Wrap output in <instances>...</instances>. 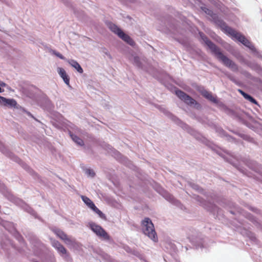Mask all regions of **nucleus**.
<instances>
[{
  "label": "nucleus",
  "instance_id": "16",
  "mask_svg": "<svg viewBox=\"0 0 262 262\" xmlns=\"http://www.w3.org/2000/svg\"><path fill=\"white\" fill-rule=\"evenodd\" d=\"M91 209L98 214L101 218H104V214L95 205V207H93Z\"/></svg>",
  "mask_w": 262,
  "mask_h": 262
},
{
  "label": "nucleus",
  "instance_id": "4",
  "mask_svg": "<svg viewBox=\"0 0 262 262\" xmlns=\"http://www.w3.org/2000/svg\"><path fill=\"white\" fill-rule=\"evenodd\" d=\"M111 30L118 35V36L131 46H134L135 43L134 41L127 34L124 33L120 28L115 25H112L110 27Z\"/></svg>",
  "mask_w": 262,
  "mask_h": 262
},
{
  "label": "nucleus",
  "instance_id": "11",
  "mask_svg": "<svg viewBox=\"0 0 262 262\" xmlns=\"http://www.w3.org/2000/svg\"><path fill=\"white\" fill-rule=\"evenodd\" d=\"M68 63L73 68L77 70V71L80 73H82L83 71L80 65L74 60H68Z\"/></svg>",
  "mask_w": 262,
  "mask_h": 262
},
{
  "label": "nucleus",
  "instance_id": "7",
  "mask_svg": "<svg viewBox=\"0 0 262 262\" xmlns=\"http://www.w3.org/2000/svg\"><path fill=\"white\" fill-rule=\"evenodd\" d=\"M0 103L5 106L10 107H15L16 104V101L13 99H7L0 96Z\"/></svg>",
  "mask_w": 262,
  "mask_h": 262
},
{
  "label": "nucleus",
  "instance_id": "17",
  "mask_svg": "<svg viewBox=\"0 0 262 262\" xmlns=\"http://www.w3.org/2000/svg\"><path fill=\"white\" fill-rule=\"evenodd\" d=\"M56 249L59 253L62 254H66L67 253V250L62 245Z\"/></svg>",
  "mask_w": 262,
  "mask_h": 262
},
{
  "label": "nucleus",
  "instance_id": "20",
  "mask_svg": "<svg viewBox=\"0 0 262 262\" xmlns=\"http://www.w3.org/2000/svg\"><path fill=\"white\" fill-rule=\"evenodd\" d=\"M53 54L61 59H64V57L59 52H57L55 51H53Z\"/></svg>",
  "mask_w": 262,
  "mask_h": 262
},
{
  "label": "nucleus",
  "instance_id": "10",
  "mask_svg": "<svg viewBox=\"0 0 262 262\" xmlns=\"http://www.w3.org/2000/svg\"><path fill=\"white\" fill-rule=\"evenodd\" d=\"M201 94L205 98L208 99L210 101H211L213 103H217L218 102V100H217L216 97H214L212 95L211 93H210L206 90H204V91H202Z\"/></svg>",
  "mask_w": 262,
  "mask_h": 262
},
{
  "label": "nucleus",
  "instance_id": "5",
  "mask_svg": "<svg viewBox=\"0 0 262 262\" xmlns=\"http://www.w3.org/2000/svg\"><path fill=\"white\" fill-rule=\"evenodd\" d=\"M89 226L91 229L98 236L105 240H110V236L99 225L94 223H90Z\"/></svg>",
  "mask_w": 262,
  "mask_h": 262
},
{
  "label": "nucleus",
  "instance_id": "18",
  "mask_svg": "<svg viewBox=\"0 0 262 262\" xmlns=\"http://www.w3.org/2000/svg\"><path fill=\"white\" fill-rule=\"evenodd\" d=\"M85 172L88 176H91L92 177H93L95 174L94 170L91 169H86Z\"/></svg>",
  "mask_w": 262,
  "mask_h": 262
},
{
  "label": "nucleus",
  "instance_id": "9",
  "mask_svg": "<svg viewBox=\"0 0 262 262\" xmlns=\"http://www.w3.org/2000/svg\"><path fill=\"white\" fill-rule=\"evenodd\" d=\"M57 72L60 75V76L62 78L65 83L70 86V77L67 75L66 71L62 68H58Z\"/></svg>",
  "mask_w": 262,
  "mask_h": 262
},
{
  "label": "nucleus",
  "instance_id": "22",
  "mask_svg": "<svg viewBox=\"0 0 262 262\" xmlns=\"http://www.w3.org/2000/svg\"><path fill=\"white\" fill-rule=\"evenodd\" d=\"M4 90H2L1 88L0 87V93L3 92Z\"/></svg>",
  "mask_w": 262,
  "mask_h": 262
},
{
  "label": "nucleus",
  "instance_id": "8",
  "mask_svg": "<svg viewBox=\"0 0 262 262\" xmlns=\"http://www.w3.org/2000/svg\"><path fill=\"white\" fill-rule=\"evenodd\" d=\"M54 232L57 236L63 240L66 244H71L73 242L72 239L68 237L67 234H66L62 231L57 229L54 231Z\"/></svg>",
  "mask_w": 262,
  "mask_h": 262
},
{
  "label": "nucleus",
  "instance_id": "12",
  "mask_svg": "<svg viewBox=\"0 0 262 262\" xmlns=\"http://www.w3.org/2000/svg\"><path fill=\"white\" fill-rule=\"evenodd\" d=\"M238 91L242 95V96L247 100L249 101L252 103H254L255 104H258L257 101L253 98L252 97H251L250 95L247 94V93H245L243 91L241 90H238Z\"/></svg>",
  "mask_w": 262,
  "mask_h": 262
},
{
  "label": "nucleus",
  "instance_id": "1",
  "mask_svg": "<svg viewBox=\"0 0 262 262\" xmlns=\"http://www.w3.org/2000/svg\"><path fill=\"white\" fill-rule=\"evenodd\" d=\"M200 37L205 42L206 45L211 50V52L214 54L216 58L226 67L230 68L233 71H238L237 66L231 60L225 56L220 49L212 41H211L202 32L199 33Z\"/></svg>",
  "mask_w": 262,
  "mask_h": 262
},
{
  "label": "nucleus",
  "instance_id": "21",
  "mask_svg": "<svg viewBox=\"0 0 262 262\" xmlns=\"http://www.w3.org/2000/svg\"><path fill=\"white\" fill-rule=\"evenodd\" d=\"M0 85L2 86H5L6 84L3 82L0 81Z\"/></svg>",
  "mask_w": 262,
  "mask_h": 262
},
{
  "label": "nucleus",
  "instance_id": "19",
  "mask_svg": "<svg viewBox=\"0 0 262 262\" xmlns=\"http://www.w3.org/2000/svg\"><path fill=\"white\" fill-rule=\"evenodd\" d=\"M52 245L55 248L57 249L58 247H60L61 244L57 241L53 240L52 241Z\"/></svg>",
  "mask_w": 262,
  "mask_h": 262
},
{
  "label": "nucleus",
  "instance_id": "6",
  "mask_svg": "<svg viewBox=\"0 0 262 262\" xmlns=\"http://www.w3.org/2000/svg\"><path fill=\"white\" fill-rule=\"evenodd\" d=\"M176 95L185 103L189 105H196L197 107H200V104L192 98L181 90L176 91Z\"/></svg>",
  "mask_w": 262,
  "mask_h": 262
},
{
  "label": "nucleus",
  "instance_id": "13",
  "mask_svg": "<svg viewBox=\"0 0 262 262\" xmlns=\"http://www.w3.org/2000/svg\"><path fill=\"white\" fill-rule=\"evenodd\" d=\"M238 91L242 95V96L247 100L249 101L252 103H254L255 104H258L257 101L253 98L252 97H251L250 95L247 94V93H245L243 91L241 90H238Z\"/></svg>",
  "mask_w": 262,
  "mask_h": 262
},
{
  "label": "nucleus",
  "instance_id": "15",
  "mask_svg": "<svg viewBox=\"0 0 262 262\" xmlns=\"http://www.w3.org/2000/svg\"><path fill=\"white\" fill-rule=\"evenodd\" d=\"M72 139L73 141L76 142L77 144L80 145H83L84 143L83 140L79 138L78 137L75 136V135H72L71 136Z\"/></svg>",
  "mask_w": 262,
  "mask_h": 262
},
{
  "label": "nucleus",
  "instance_id": "3",
  "mask_svg": "<svg viewBox=\"0 0 262 262\" xmlns=\"http://www.w3.org/2000/svg\"><path fill=\"white\" fill-rule=\"evenodd\" d=\"M222 28L225 30V32L237 39L243 45L248 47L250 46L251 44L250 42L240 33L237 32L235 30L232 29L231 28L227 26L225 23L222 24Z\"/></svg>",
  "mask_w": 262,
  "mask_h": 262
},
{
  "label": "nucleus",
  "instance_id": "2",
  "mask_svg": "<svg viewBox=\"0 0 262 262\" xmlns=\"http://www.w3.org/2000/svg\"><path fill=\"white\" fill-rule=\"evenodd\" d=\"M142 224L144 233L154 241H157V235L151 220L149 218H145L142 221Z\"/></svg>",
  "mask_w": 262,
  "mask_h": 262
},
{
  "label": "nucleus",
  "instance_id": "14",
  "mask_svg": "<svg viewBox=\"0 0 262 262\" xmlns=\"http://www.w3.org/2000/svg\"><path fill=\"white\" fill-rule=\"evenodd\" d=\"M81 199L82 201L88 205L89 207L91 209L93 208V207H95L94 203L87 196H81Z\"/></svg>",
  "mask_w": 262,
  "mask_h": 262
}]
</instances>
